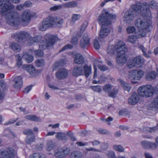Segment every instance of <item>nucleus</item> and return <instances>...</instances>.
Returning a JSON list of instances; mask_svg holds the SVG:
<instances>
[{"label":"nucleus","mask_w":158,"mask_h":158,"mask_svg":"<svg viewBox=\"0 0 158 158\" xmlns=\"http://www.w3.org/2000/svg\"><path fill=\"white\" fill-rule=\"evenodd\" d=\"M71 43L73 45H76L78 43V39L77 37H74L71 40Z\"/></svg>","instance_id":"nucleus-63"},{"label":"nucleus","mask_w":158,"mask_h":158,"mask_svg":"<svg viewBox=\"0 0 158 158\" xmlns=\"http://www.w3.org/2000/svg\"><path fill=\"white\" fill-rule=\"evenodd\" d=\"M70 148L64 147L56 149L54 150V156L57 158H63L69 154Z\"/></svg>","instance_id":"nucleus-13"},{"label":"nucleus","mask_w":158,"mask_h":158,"mask_svg":"<svg viewBox=\"0 0 158 158\" xmlns=\"http://www.w3.org/2000/svg\"><path fill=\"white\" fill-rule=\"evenodd\" d=\"M85 150L87 151H92L94 152H101V151L100 150L92 147L89 148H85Z\"/></svg>","instance_id":"nucleus-55"},{"label":"nucleus","mask_w":158,"mask_h":158,"mask_svg":"<svg viewBox=\"0 0 158 158\" xmlns=\"http://www.w3.org/2000/svg\"><path fill=\"white\" fill-rule=\"evenodd\" d=\"M98 69L102 71H104L108 69V67L105 65L99 64L98 65Z\"/></svg>","instance_id":"nucleus-53"},{"label":"nucleus","mask_w":158,"mask_h":158,"mask_svg":"<svg viewBox=\"0 0 158 158\" xmlns=\"http://www.w3.org/2000/svg\"><path fill=\"white\" fill-rule=\"evenodd\" d=\"M77 3L75 2H66L64 4V6L66 8H73L76 6Z\"/></svg>","instance_id":"nucleus-34"},{"label":"nucleus","mask_w":158,"mask_h":158,"mask_svg":"<svg viewBox=\"0 0 158 158\" xmlns=\"http://www.w3.org/2000/svg\"><path fill=\"white\" fill-rule=\"evenodd\" d=\"M14 85L16 88H20L22 86L23 82L21 77L17 76L13 80Z\"/></svg>","instance_id":"nucleus-24"},{"label":"nucleus","mask_w":158,"mask_h":158,"mask_svg":"<svg viewBox=\"0 0 158 158\" xmlns=\"http://www.w3.org/2000/svg\"><path fill=\"white\" fill-rule=\"evenodd\" d=\"M145 36L146 33L145 32L142 31H137L133 35L129 36L127 40L132 44H134L138 39L143 37Z\"/></svg>","instance_id":"nucleus-16"},{"label":"nucleus","mask_w":158,"mask_h":158,"mask_svg":"<svg viewBox=\"0 0 158 158\" xmlns=\"http://www.w3.org/2000/svg\"><path fill=\"white\" fill-rule=\"evenodd\" d=\"M32 16L29 11L25 10L22 14L21 20L19 18L18 14L15 11L10 13L6 17V22L11 26H15L21 24L25 26L30 21Z\"/></svg>","instance_id":"nucleus-2"},{"label":"nucleus","mask_w":158,"mask_h":158,"mask_svg":"<svg viewBox=\"0 0 158 158\" xmlns=\"http://www.w3.org/2000/svg\"><path fill=\"white\" fill-rule=\"evenodd\" d=\"M142 16V18L135 20V25L136 27L140 29L139 31L145 32L146 35L147 30L151 25V13H149Z\"/></svg>","instance_id":"nucleus-4"},{"label":"nucleus","mask_w":158,"mask_h":158,"mask_svg":"<svg viewBox=\"0 0 158 158\" xmlns=\"http://www.w3.org/2000/svg\"><path fill=\"white\" fill-rule=\"evenodd\" d=\"M144 62V60L141 56H138L134 58L132 60H129L128 63V67L130 69L133 68L136 65L141 66Z\"/></svg>","instance_id":"nucleus-14"},{"label":"nucleus","mask_w":158,"mask_h":158,"mask_svg":"<svg viewBox=\"0 0 158 158\" xmlns=\"http://www.w3.org/2000/svg\"><path fill=\"white\" fill-rule=\"evenodd\" d=\"M23 133L28 136H31L33 134H34L32 131L30 129H26L24 130L23 131Z\"/></svg>","instance_id":"nucleus-46"},{"label":"nucleus","mask_w":158,"mask_h":158,"mask_svg":"<svg viewBox=\"0 0 158 158\" xmlns=\"http://www.w3.org/2000/svg\"><path fill=\"white\" fill-rule=\"evenodd\" d=\"M63 23V19L60 17L49 16L42 21L39 27V30L41 31H45L51 27H60Z\"/></svg>","instance_id":"nucleus-3"},{"label":"nucleus","mask_w":158,"mask_h":158,"mask_svg":"<svg viewBox=\"0 0 158 158\" xmlns=\"http://www.w3.org/2000/svg\"><path fill=\"white\" fill-rule=\"evenodd\" d=\"M102 89L105 92L108 94V96L114 98L116 97L118 91V89L115 87L109 84L104 85Z\"/></svg>","instance_id":"nucleus-12"},{"label":"nucleus","mask_w":158,"mask_h":158,"mask_svg":"<svg viewBox=\"0 0 158 158\" xmlns=\"http://www.w3.org/2000/svg\"><path fill=\"white\" fill-rule=\"evenodd\" d=\"M72 158H81L82 154L81 153L78 151H74L73 152L71 155Z\"/></svg>","instance_id":"nucleus-35"},{"label":"nucleus","mask_w":158,"mask_h":158,"mask_svg":"<svg viewBox=\"0 0 158 158\" xmlns=\"http://www.w3.org/2000/svg\"><path fill=\"white\" fill-rule=\"evenodd\" d=\"M63 6L60 5L55 6L50 8V10L51 11H54L57 10H60L62 8Z\"/></svg>","instance_id":"nucleus-50"},{"label":"nucleus","mask_w":158,"mask_h":158,"mask_svg":"<svg viewBox=\"0 0 158 158\" xmlns=\"http://www.w3.org/2000/svg\"><path fill=\"white\" fill-rule=\"evenodd\" d=\"M20 0H0L1 15L6 17L14 11V6L11 2L18 3Z\"/></svg>","instance_id":"nucleus-5"},{"label":"nucleus","mask_w":158,"mask_h":158,"mask_svg":"<svg viewBox=\"0 0 158 158\" xmlns=\"http://www.w3.org/2000/svg\"><path fill=\"white\" fill-rule=\"evenodd\" d=\"M131 8L135 13L141 15H144L146 14L150 13V10L148 8V4L147 2L142 3L140 2L137 1L134 4L131 5Z\"/></svg>","instance_id":"nucleus-6"},{"label":"nucleus","mask_w":158,"mask_h":158,"mask_svg":"<svg viewBox=\"0 0 158 158\" xmlns=\"http://www.w3.org/2000/svg\"><path fill=\"white\" fill-rule=\"evenodd\" d=\"M126 30L127 33L130 34L135 32V29L133 26H129L127 28Z\"/></svg>","instance_id":"nucleus-49"},{"label":"nucleus","mask_w":158,"mask_h":158,"mask_svg":"<svg viewBox=\"0 0 158 158\" xmlns=\"http://www.w3.org/2000/svg\"><path fill=\"white\" fill-rule=\"evenodd\" d=\"M83 70H84V74L87 77L91 73V68L90 65L88 66L87 64H85L83 66Z\"/></svg>","instance_id":"nucleus-25"},{"label":"nucleus","mask_w":158,"mask_h":158,"mask_svg":"<svg viewBox=\"0 0 158 158\" xmlns=\"http://www.w3.org/2000/svg\"><path fill=\"white\" fill-rule=\"evenodd\" d=\"M154 91L153 87L150 85H142L138 90V94L140 96L148 98L152 96Z\"/></svg>","instance_id":"nucleus-7"},{"label":"nucleus","mask_w":158,"mask_h":158,"mask_svg":"<svg viewBox=\"0 0 158 158\" xmlns=\"http://www.w3.org/2000/svg\"><path fill=\"white\" fill-rule=\"evenodd\" d=\"M107 156L108 157L110 158H114L115 156V154L114 152L112 151H109L107 154Z\"/></svg>","instance_id":"nucleus-61"},{"label":"nucleus","mask_w":158,"mask_h":158,"mask_svg":"<svg viewBox=\"0 0 158 158\" xmlns=\"http://www.w3.org/2000/svg\"><path fill=\"white\" fill-rule=\"evenodd\" d=\"M116 15L115 14H109L108 11L103 10L102 14L98 19V21L102 25L98 37L100 41H102L103 38L107 36L110 33L111 30L110 26L113 20L116 19Z\"/></svg>","instance_id":"nucleus-1"},{"label":"nucleus","mask_w":158,"mask_h":158,"mask_svg":"<svg viewBox=\"0 0 158 158\" xmlns=\"http://www.w3.org/2000/svg\"><path fill=\"white\" fill-rule=\"evenodd\" d=\"M156 75V73L155 71H152L148 73L146 75V79L148 81L154 79Z\"/></svg>","instance_id":"nucleus-32"},{"label":"nucleus","mask_w":158,"mask_h":158,"mask_svg":"<svg viewBox=\"0 0 158 158\" xmlns=\"http://www.w3.org/2000/svg\"><path fill=\"white\" fill-rule=\"evenodd\" d=\"M29 158H46L45 156L42 154L35 153L31 155Z\"/></svg>","instance_id":"nucleus-37"},{"label":"nucleus","mask_w":158,"mask_h":158,"mask_svg":"<svg viewBox=\"0 0 158 158\" xmlns=\"http://www.w3.org/2000/svg\"><path fill=\"white\" fill-rule=\"evenodd\" d=\"M33 52L35 54V56L38 57L42 56L43 55V52L41 50L33 51Z\"/></svg>","instance_id":"nucleus-47"},{"label":"nucleus","mask_w":158,"mask_h":158,"mask_svg":"<svg viewBox=\"0 0 158 158\" xmlns=\"http://www.w3.org/2000/svg\"><path fill=\"white\" fill-rule=\"evenodd\" d=\"M90 38L87 33H85L80 41V45L81 48H85L90 44Z\"/></svg>","instance_id":"nucleus-18"},{"label":"nucleus","mask_w":158,"mask_h":158,"mask_svg":"<svg viewBox=\"0 0 158 158\" xmlns=\"http://www.w3.org/2000/svg\"><path fill=\"white\" fill-rule=\"evenodd\" d=\"M144 131H146L151 132H153L158 130V124L156 126L153 127H145L144 128Z\"/></svg>","instance_id":"nucleus-40"},{"label":"nucleus","mask_w":158,"mask_h":158,"mask_svg":"<svg viewBox=\"0 0 158 158\" xmlns=\"http://www.w3.org/2000/svg\"><path fill=\"white\" fill-rule=\"evenodd\" d=\"M113 148L114 150L119 152H122L124 151L123 147L120 145H114L113 146Z\"/></svg>","instance_id":"nucleus-38"},{"label":"nucleus","mask_w":158,"mask_h":158,"mask_svg":"<svg viewBox=\"0 0 158 158\" xmlns=\"http://www.w3.org/2000/svg\"><path fill=\"white\" fill-rule=\"evenodd\" d=\"M12 38L15 39L19 43L24 42L27 41L30 37V35L28 32L24 31H20L15 33L11 35Z\"/></svg>","instance_id":"nucleus-11"},{"label":"nucleus","mask_w":158,"mask_h":158,"mask_svg":"<svg viewBox=\"0 0 158 158\" xmlns=\"http://www.w3.org/2000/svg\"><path fill=\"white\" fill-rule=\"evenodd\" d=\"M31 86H29L26 87L24 90V93L27 94L31 89Z\"/></svg>","instance_id":"nucleus-64"},{"label":"nucleus","mask_w":158,"mask_h":158,"mask_svg":"<svg viewBox=\"0 0 158 158\" xmlns=\"http://www.w3.org/2000/svg\"><path fill=\"white\" fill-rule=\"evenodd\" d=\"M139 100V97L136 93H135L129 98L128 102L130 104L135 105L138 102Z\"/></svg>","instance_id":"nucleus-22"},{"label":"nucleus","mask_w":158,"mask_h":158,"mask_svg":"<svg viewBox=\"0 0 158 158\" xmlns=\"http://www.w3.org/2000/svg\"><path fill=\"white\" fill-rule=\"evenodd\" d=\"M18 118H17L16 119H11L9 120L8 122L5 123H4V125H8L9 124H12L17 120Z\"/></svg>","instance_id":"nucleus-58"},{"label":"nucleus","mask_w":158,"mask_h":158,"mask_svg":"<svg viewBox=\"0 0 158 158\" xmlns=\"http://www.w3.org/2000/svg\"><path fill=\"white\" fill-rule=\"evenodd\" d=\"M152 107H153V106L155 108H158V95L155 98L154 102L151 105Z\"/></svg>","instance_id":"nucleus-48"},{"label":"nucleus","mask_w":158,"mask_h":158,"mask_svg":"<svg viewBox=\"0 0 158 158\" xmlns=\"http://www.w3.org/2000/svg\"><path fill=\"white\" fill-rule=\"evenodd\" d=\"M45 41H42L39 44L40 48L45 49L47 48L54 44L56 41L58 40V38L52 34H47L45 36Z\"/></svg>","instance_id":"nucleus-8"},{"label":"nucleus","mask_w":158,"mask_h":158,"mask_svg":"<svg viewBox=\"0 0 158 158\" xmlns=\"http://www.w3.org/2000/svg\"><path fill=\"white\" fill-rule=\"evenodd\" d=\"M74 61L76 64H82L84 62V58L80 54H77L74 57Z\"/></svg>","instance_id":"nucleus-26"},{"label":"nucleus","mask_w":158,"mask_h":158,"mask_svg":"<svg viewBox=\"0 0 158 158\" xmlns=\"http://www.w3.org/2000/svg\"><path fill=\"white\" fill-rule=\"evenodd\" d=\"M72 74L73 76L78 77L84 74L83 66H77L74 67L72 72Z\"/></svg>","instance_id":"nucleus-21"},{"label":"nucleus","mask_w":158,"mask_h":158,"mask_svg":"<svg viewBox=\"0 0 158 158\" xmlns=\"http://www.w3.org/2000/svg\"><path fill=\"white\" fill-rule=\"evenodd\" d=\"M148 8L149 9V7L153 9H157L158 7V3L153 1H151L150 2L149 5L148 4Z\"/></svg>","instance_id":"nucleus-43"},{"label":"nucleus","mask_w":158,"mask_h":158,"mask_svg":"<svg viewBox=\"0 0 158 158\" xmlns=\"http://www.w3.org/2000/svg\"><path fill=\"white\" fill-rule=\"evenodd\" d=\"M42 39V36L41 35L36 36L34 37L30 36L28 40V44L31 46L35 43L39 42Z\"/></svg>","instance_id":"nucleus-23"},{"label":"nucleus","mask_w":158,"mask_h":158,"mask_svg":"<svg viewBox=\"0 0 158 158\" xmlns=\"http://www.w3.org/2000/svg\"><path fill=\"white\" fill-rule=\"evenodd\" d=\"M44 61L43 59H37L35 62L36 65L38 67H42L44 65Z\"/></svg>","instance_id":"nucleus-42"},{"label":"nucleus","mask_w":158,"mask_h":158,"mask_svg":"<svg viewBox=\"0 0 158 158\" xmlns=\"http://www.w3.org/2000/svg\"><path fill=\"white\" fill-rule=\"evenodd\" d=\"M55 146V143L52 141H49L47 144V150L48 151H50Z\"/></svg>","instance_id":"nucleus-41"},{"label":"nucleus","mask_w":158,"mask_h":158,"mask_svg":"<svg viewBox=\"0 0 158 158\" xmlns=\"http://www.w3.org/2000/svg\"><path fill=\"white\" fill-rule=\"evenodd\" d=\"M90 88L94 91L98 93H100L102 90L101 86L98 85L91 86Z\"/></svg>","instance_id":"nucleus-39"},{"label":"nucleus","mask_w":158,"mask_h":158,"mask_svg":"<svg viewBox=\"0 0 158 158\" xmlns=\"http://www.w3.org/2000/svg\"><path fill=\"white\" fill-rule=\"evenodd\" d=\"M69 71L64 68L59 69L56 73V77L59 79L62 80L68 76Z\"/></svg>","instance_id":"nucleus-20"},{"label":"nucleus","mask_w":158,"mask_h":158,"mask_svg":"<svg viewBox=\"0 0 158 158\" xmlns=\"http://www.w3.org/2000/svg\"><path fill=\"white\" fill-rule=\"evenodd\" d=\"M135 15L134 14L133 11L129 10L124 14L123 17V20L127 23H130L134 19Z\"/></svg>","instance_id":"nucleus-17"},{"label":"nucleus","mask_w":158,"mask_h":158,"mask_svg":"<svg viewBox=\"0 0 158 158\" xmlns=\"http://www.w3.org/2000/svg\"><path fill=\"white\" fill-rule=\"evenodd\" d=\"M150 142L146 141H142L141 142V144L142 147L145 149H149L150 147Z\"/></svg>","instance_id":"nucleus-45"},{"label":"nucleus","mask_w":158,"mask_h":158,"mask_svg":"<svg viewBox=\"0 0 158 158\" xmlns=\"http://www.w3.org/2000/svg\"><path fill=\"white\" fill-rule=\"evenodd\" d=\"M26 70L27 72L31 74H32L35 73V68L31 65L27 66Z\"/></svg>","instance_id":"nucleus-36"},{"label":"nucleus","mask_w":158,"mask_h":158,"mask_svg":"<svg viewBox=\"0 0 158 158\" xmlns=\"http://www.w3.org/2000/svg\"><path fill=\"white\" fill-rule=\"evenodd\" d=\"M15 151L13 148L0 150V158H14Z\"/></svg>","instance_id":"nucleus-15"},{"label":"nucleus","mask_w":158,"mask_h":158,"mask_svg":"<svg viewBox=\"0 0 158 158\" xmlns=\"http://www.w3.org/2000/svg\"><path fill=\"white\" fill-rule=\"evenodd\" d=\"M35 137L34 134L30 136H28L27 137L25 140V142L29 144H31V143L34 142L35 141Z\"/></svg>","instance_id":"nucleus-33"},{"label":"nucleus","mask_w":158,"mask_h":158,"mask_svg":"<svg viewBox=\"0 0 158 158\" xmlns=\"http://www.w3.org/2000/svg\"><path fill=\"white\" fill-rule=\"evenodd\" d=\"M17 65L19 67L21 66L22 64V60L21 57L19 54H18L17 55Z\"/></svg>","instance_id":"nucleus-52"},{"label":"nucleus","mask_w":158,"mask_h":158,"mask_svg":"<svg viewBox=\"0 0 158 158\" xmlns=\"http://www.w3.org/2000/svg\"><path fill=\"white\" fill-rule=\"evenodd\" d=\"M139 48L143 52V55L146 57H149L150 56L146 52L147 49L143 45H141L139 46Z\"/></svg>","instance_id":"nucleus-44"},{"label":"nucleus","mask_w":158,"mask_h":158,"mask_svg":"<svg viewBox=\"0 0 158 158\" xmlns=\"http://www.w3.org/2000/svg\"><path fill=\"white\" fill-rule=\"evenodd\" d=\"M94 48L96 49H99L100 48L98 42L96 39H95L94 40Z\"/></svg>","instance_id":"nucleus-56"},{"label":"nucleus","mask_w":158,"mask_h":158,"mask_svg":"<svg viewBox=\"0 0 158 158\" xmlns=\"http://www.w3.org/2000/svg\"><path fill=\"white\" fill-rule=\"evenodd\" d=\"M86 23V24H83L82 25V27H81L80 32H78L77 33V35L78 36H80L84 32L85 30V28L87 26V23Z\"/></svg>","instance_id":"nucleus-51"},{"label":"nucleus","mask_w":158,"mask_h":158,"mask_svg":"<svg viewBox=\"0 0 158 158\" xmlns=\"http://www.w3.org/2000/svg\"><path fill=\"white\" fill-rule=\"evenodd\" d=\"M11 48L15 52H19L21 50L20 46L18 44L13 43L11 44Z\"/></svg>","instance_id":"nucleus-30"},{"label":"nucleus","mask_w":158,"mask_h":158,"mask_svg":"<svg viewBox=\"0 0 158 158\" xmlns=\"http://www.w3.org/2000/svg\"><path fill=\"white\" fill-rule=\"evenodd\" d=\"M23 58L28 63H31L33 60V56L29 55L28 53H24L23 56Z\"/></svg>","instance_id":"nucleus-28"},{"label":"nucleus","mask_w":158,"mask_h":158,"mask_svg":"<svg viewBox=\"0 0 158 158\" xmlns=\"http://www.w3.org/2000/svg\"><path fill=\"white\" fill-rule=\"evenodd\" d=\"M126 46L122 41H119L115 45L109 46L107 50V53L109 55H112L116 53L117 55L120 52L121 50H123Z\"/></svg>","instance_id":"nucleus-9"},{"label":"nucleus","mask_w":158,"mask_h":158,"mask_svg":"<svg viewBox=\"0 0 158 158\" xmlns=\"http://www.w3.org/2000/svg\"><path fill=\"white\" fill-rule=\"evenodd\" d=\"M56 137L60 140H66L68 139L67 136L65 133L60 132H58Z\"/></svg>","instance_id":"nucleus-29"},{"label":"nucleus","mask_w":158,"mask_h":158,"mask_svg":"<svg viewBox=\"0 0 158 158\" xmlns=\"http://www.w3.org/2000/svg\"><path fill=\"white\" fill-rule=\"evenodd\" d=\"M127 51V48L126 47L123 50H121L119 52V55L118 54L117 55V62L118 64H123L126 61V59L125 57V53Z\"/></svg>","instance_id":"nucleus-19"},{"label":"nucleus","mask_w":158,"mask_h":158,"mask_svg":"<svg viewBox=\"0 0 158 158\" xmlns=\"http://www.w3.org/2000/svg\"><path fill=\"white\" fill-rule=\"evenodd\" d=\"M108 148V144L106 143H103L101 145V149L103 150H106Z\"/></svg>","instance_id":"nucleus-62"},{"label":"nucleus","mask_w":158,"mask_h":158,"mask_svg":"<svg viewBox=\"0 0 158 158\" xmlns=\"http://www.w3.org/2000/svg\"><path fill=\"white\" fill-rule=\"evenodd\" d=\"M72 47V46L71 44L65 45L60 51L59 52H60L66 49L71 48Z\"/></svg>","instance_id":"nucleus-57"},{"label":"nucleus","mask_w":158,"mask_h":158,"mask_svg":"<svg viewBox=\"0 0 158 158\" xmlns=\"http://www.w3.org/2000/svg\"><path fill=\"white\" fill-rule=\"evenodd\" d=\"M121 86L124 90L129 92L131 89V85L128 83L122 81H120Z\"/></svg>","instance_id":"nucleus-31"},{"label":"nucleus","mask_w":158,"mask_h":158,"mask_svg":"<svg viewBox=\"0 0 158 158\" xmlns=\"http://www.w3.org/2000/svg\"><path fill=\"white\" fill-rule=\"evenodd\" d=\"M89 143H92L93 146H97L100 144V142L98 140H94L92 141H89Z\"/></svg>","instance_id":"nucleus-60"},{"label":"nucleus","mask_w":158,"mask_h":158,"mask_svg":"<svg viewBox=\"0 0 158 158\" xmlns=\"http://www.w3.org/2000/svg\"><path fill=\"white\" fill-rule=\"evenodd\" d=\"M144 75V72L139 69L132 70L129 72L128 78L132 83L135 84L140 80Z\"/></svg>","instance_id":"nucleus-10"},{"label":"nucleus","mask_w":158,"mask_h":158,"mask_svg":"<svg viewBox=\"0 0 158 158\" xmlns=\"http://www.w3.org/2000/svg\"><path fill=\"white\" fill-rule=\"evenodd\" d=\"M81 17L80 15L77 14H73L72 16V21L74 22L77 20H78Z\"/></svg>","instance_id":"nucleus-54"},{"label":"nucleus","mask_w":158,"mask_h":158,"mask_svg":"<svg viewBox=\"0 0 158 158\" xmlns=\"http://www.w3.org/2000/svg\"><path fill=\"white\" fill-rule=\"evenodd\" d=\"M25 118L31 121L40 122L41 121V119L39 117L34 115H27L25 117Z\"/></svg>","instance_id":"nucleus-27"},{"label":"nucleus","mask_w":158,"mask_h":158,"mask_svg":"<svg viewBox=\"0 0 158 158\" xmlns=\"http://www.w3.org/2000/svg\"><path fill=\"white\" fill-rule=\"evenodd\" d=\"M158 147L155 143H152L150 142L149 148L152 149H155Z\"/></svg>","instance_id":"nucleus-59"}]
</instances>
